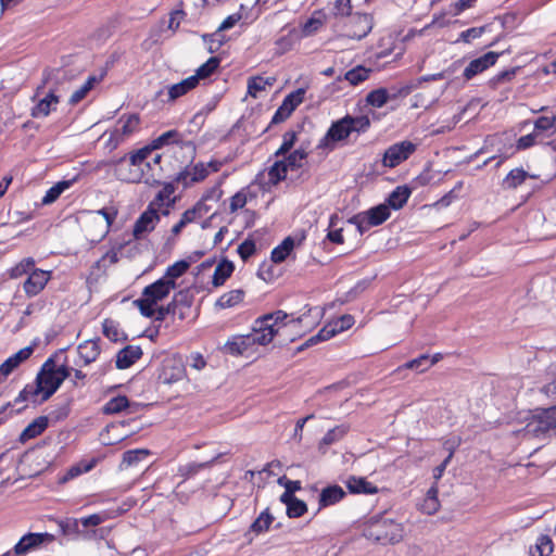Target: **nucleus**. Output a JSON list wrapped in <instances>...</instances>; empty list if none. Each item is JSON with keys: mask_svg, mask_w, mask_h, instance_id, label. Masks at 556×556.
I'll return each mask as SVG.
<instances>
[{"mask_svg": "<svg viewBox=\"0 0 556 556\" xmlns=\"http://www.w3.org/2000/svg\"><path fill=\"white\" fill-rule=\"evenodd\" d=\"M177 287L176 281L160 278L144 287L141 298L134 301L144 317L152 318L155 315V305L165 299Z\"/></svg>", "mask_w": 556, "mask_h": 556, "instance_id": "nucleus-1", "label": "nucleus"}, {"mask_svg": "<svg viewBox=\"0 0 556 556\" xmlns=\"http://www.w3.org/2000/svg\"><path fill=\"white\" fill-rule=\"evenodd\" d=\"M538 415L516 434L522 439L556 435V402L547 408L538 409Z\"/></svg>", "mask_w": 556, "mask_h": 556, "instance_id": "nucleus-2", "label": "nucleus"}, {"mask_svg": "<svg viewBox=\"0 0 556 556\" xmlns=\"http://www.w3.org/2000/svg\"><path fill=\"white\" fill-rule=\"evenodd\" d=\"M289 315L278 309L273 313L265 314L255 319L254 324L262 334L270 338V342L279 333L280 329L288 328L302 321V317L288 320Z\"/></svg>", "mask_w": 556, "mask_h": 556, "instance_id": "nucleus-3", "label": "nucleus"}, {"mask_svg": "<svg viewBox=\"0 0 556 556\" xmlns=\"http://www.w3.org/2000/svg\"><path fill=\"white\" fill-rule=\"evenodd\" d=\"M270 343V338L261 333L253 324L252 332L249 334H239L231 337L224 345L225 353L232 356L245 354L254 345H267Z\"/></svg>", "mask_w": 556, "mask_h": 556, "instance_id": "nucleus-4", "label": "nucleus"}, {"mask_svg": "<svg viewBox=\"0 0 556 556\" xmlns=\"http://www.w3.org/2000/svg\"><path fill=\"white\" fill-rule=\"evenodd\" d=\"M399 523L391 519H380L371 522L365 530V536L381 544H394L402 538Z\"/></svg>", "mask_w": 556, "mask_h": 556, "instance_id": "nucleus-5", "label": "nucleus"}, {"mask_svg": "<svg viewBox=\"0 0 556 556\" xmlns=\"http://www.w3.org/2000/svg\"><path fill=\"white\" fill-rule=\"evenodd\" d=\"M416 149L417 146L408 140L394 143L384 151L382 164L384 167L394 168L406 161Z\"/></svg>", "mask_w": 556, "mask_h": 556, "instance_id": "nucleus-6", "label": "nucleus"}, {"mask_svg": "<svg viewBox=\"0 0 556 556\" xmlns=\"http://www.w3.org/2000/svg\"><path fill=\"white\" fill-rule=\"evenodd\" d=\"M351 134L350 125L344 116L330 125L326 135L320 139L318 148L331 151L334 149L337 142L348 139Z\"/></svg>", "mask_w": 556, "mask_h": 556, "instance_id": "nucleus-7", "label": "nucleus"}, {"mask_svg": "<svg viewBox=\"0 0 556 556\" xmlns=\"http://www.w3.org/2000/svg\"><path fill=\"white\" fill-rule=\"evenodd\" d=\"M305 92L304 88H299L286 96L269 125H277L288 119L292 112L304 101Z\"/></svg>", "mask_w": 556, "mask_h": 556, "instance_id": "nucleus-8", "label": "nucleus"}, {"mask_svg": "<svg viewBox=\"0 0 556 556\" xmlns=\"http://www.w3.org/2000/svg\"><path fill=\"white\" fill-rule=\"evenodd\" d=\"M372 25L374 21L370 14L356 12L349 20L346 36L361 40L371 31Z\"/></svg>", "mask_w": 556, "mask_h": 556, "instance_id": "nucleus-9", "label": "nucleus"}, {"mask_svg": "<svg viewBox=\"0 0 556 556\" xmlns=\"http://www.w3.org/2000/svg\"><path fill=\"white\" fill-rule=\"evenodd\" d=\"M160 222V215L155 207V203L151 202L147 210L140 214L138 219L135 222L132 235L135 239L139 240L144 233L154 230L156 224Z\"/></svg>", "mask_w": 556, "mask_h": 556, "instance_id": "nucleus-10", "label": "nucleus"}, {"mask_svg": "<svg viewBox=\"0 0 556 556\" xmlns=\"http://www.w3.org/2000/svg\"><path fill=\"white\" fill-rule=\"evenodd\" d=\"M500 55V52L490 51L472 60L464 70L463 77L465 80H471L477 75L493 66L497 62Z\"/></svg>", "mask_w": 556, "mask_h": 556, "instance_id": "nucleus-11", "label": "nucleus"}, {"mask_svg": "<svg viewBox=\"0 0 556 556\" xmlns=\"http://www.w3.org/2000/svg\"><path fill=\"white\" fill-rule=\"evenodd\" d=\"M60 387L61 382L54 371H39L36 377L34 394L42 393V400L47 401Z\"/></svg>", "mask_w": 556, "mask_h": 556, "instance_id": "nucleus-12", "label": "nucleus"}, {"mask_svg": "<svg viewBox=\"0 0 556 556\" xmlns=\"http://www.w3.org/2000/svg\"><path fill=\"white\" fill-rule=\"evenodd\" d=\"M49 280L50 271L34 268L24 281L23 289L28 298H33L43 290Z\"/></svg>", "mask_w": 556, "mask_h": 556, "instance_id": "nucleus-13", "label": "nucleus"}, {"mask_svg": "<svg viewBox=\"0 0 556 556\" xmlns=\"http://www.w3.org/2000/svg\"><path fill=\"white\" fill-rule=\"evenodd\" d=\"M185 369L175 359H165L157 375V381L162 384H173L184 378Z\"/></svg>", "mask_w": 556, "mask_h": 556, "instance_id": "nucleus-14", "label": "nucleus"}, {"mask_svg": "<svg viewBox=\"0 0 556 556\" xmlns=\"http://www.w3.org/2000/svg\"><path fill=\"white\" fill-rule=\"evenodd\" d=\"M53 535L49 533H28L25 534L14 546L16 555H25L29 551L38 547L46 541H52Z\"/></svg>", "mask_w": 556, "mask_h": 556, "instance_id": "nucleus-15", "label": "nucleus"}, {"mask_svg": "<svg viewBox=\"0 0 556 556\" xmlns=\"http://www.w3.org/2000/svg\"><path fill=\"white\" fill-rule=\"evenodd\" d=\"M55 89L52 88L49 92L38 101V103L31 108L30 115L34 118L47 117L52 111L55 110L56 104L60 102V97L55 93Z\"/></svg>", "mask_w": 556, "mask_h": 556, "instance_id": "nucleus-16", "label": "nucleus"}, {"mask_svg": "<svg viewBox=\"0 0 556 556\" xmlns=\"http://www.w3.org/2000/svg\"><path fill=\"white\" fill-rule=\"evenodd\" d=\"M143 355L139 345H126L116 354L115 366L117 369H127L131 367Z\"/></svg>", "mask_w": 556, "mask_h": 556, "instance_id": "nucleus-17", "label": "nucleus"}, {"mask_svg": "<svg viewBox=\"0 0 556 556\" xmlns=\"http://www.w3.org/2000/svg\"><path fill=\"white\" fill-rule=\"evenodd\" d=\"M539 176L529 174L521 167L511 169L503 179L502 188L505 190H514L521 186L528 178L536 179Z\"/></svg>", "mask_w": 556, "mask_h": 556, "instance_id": "nucleus-18", "label": "nucleus"}, {"mask_svg": "<svg viewBox=\"0 0 556 556\" xmlns=\"http://www.w3.org/2000/svg\"><path fill=\"white\" fill-rule=\"evenodd\" d=\"M34 352V346L29 345L26 346L9 358H7L1 365H0V372L4 374L7 372L10 375L16 367L20 366L21 363L27 361Z\"/></svg>", "mask_w": 556, "mask_h": 556, "instance_id": "nucleus-19", "label": "nucleus"}, {"mask_svg": "<svg viewBox=\"0 0 556 556\" xmlns=\"http://www.w3.org/2000/svg\"><path fill=\"white\" fill-rule=\"evenodd\" d=\"M350 429L351 427L349 424H341L328 429L326 434L320 439L318 443L319 450L327 448L332 444L341 441L349 433Z\"/></svg>", "mask_w": 556, "mask_h": 556, "instance_id": "nucleus-20", "label": "nucleus"}, {"mask_svg": "<svg viewBox=\"0 0 556 556\" xmlns=\"http://www.w3.org/2000/svg\"><path fill=\"white\" fill-rule=\"evenodd\" d=\"M78 354L83 359L84 365H89L94 362L100 355V339L87 340L78 345Z\"/></svg>", "mask_w": 556, "mask_h": 556, "instance_id": "nucleus-21", "label": "nucleus"}, {"mask_svg": "<svg viewBox=\"0 0 556 556\" xmlns=\"http://www.w3.org/2000/svg\"><path fill=\"white\" fill-rule=\"evenodd\" d=\"M345 485L353 494H375L378 492L377 486L363 477L351 476L345 480Z\"/></svg>", "mask_w": 556, "mask_h": 556, "instance_id": "nucleus-22", "label": "nucleus"}, {"mask_svg": "<svg viewBox=\"0 0 556 556\" xmlns=\"http://www.w3.org/2000/svg\"><path fill=\"white\" fill-rule=\"evenodd\" d=\"M49 425V418L47 416H39L33 420L20 434V441L25 443L26 441L36 438L41 434Z\"/></svg>", "mask_w": 556, "mask_h": 556, "instance_id": "nucleus-23", "label": "nucleus"}, {"mask_svg": "<svg viewBox=\"0 0 556 556\" xmlns=\"http://www.w3.org/2000/svg\"><path fill=\"white\" fill-rule=\"evenodd\" d=\"M410 193H412V190L409 187L407 186H397L390 194L389 197L387 198V203H384L386 205L389 206V208H393V210H400L402 208L408 198L410 197Z\"/></svg>", "mask_w": 556, "mask_h": 556, "instance_id": "nucleus-24", "label": "nucleus"}, {"mask_svg": "<svg viewBox=\"0 0 556 556\" xmlns=\"http://www.w3.org/2000/svg\"><path fill=\"white\" fill-rule=\"evenodd\" d=\"M323 418H317L314 414L307 415L306 417L298 419L295 422L294 431H293V440L301 441L303 438V430L306 425H308L309 430H317L318 428H323L321 422Z\"/></svg>", "mask_w": 556, "mask_h": 556, "instance_id": "nucleus-25", "label": "nucleus"}, {"mask_svg": "<svg viewBox=\"0 0 556 556\" xmlns=\"http://www.w3.org/2000/svg\"><path fill=\"white\" fill-rule=\"evenodd\" d=\"M235 270V265L231 261L225 258L218 263L214 270V275L212 278V285L214 287L223 286L226 280L232 275Z\"/></svg>", "mask_w": 556, "mask_h": 556, "instance_id": "nucleus-26", "label": "nucleus"}, {"mask_svg": "<svg viewBox=\"0 0 556 556\" xmlns=\"http://www.w3.org/2000/svg\"><path fill=\"white\" fill-rule=\"evenodd\" d=\"M345 495L343 489L339 485H330L321 490L319 495V506L327 507L340 502Z\"/></svg>", "mask_w": 556, "mask_h": 556, "instance_id": "nucleus-27", "label": "nucleus"}, {"mask_svg": "<svg viewBox=\"0 0 556 556\" xmlns=\"http://www.w3.org/2000/svg\"><path fill=\"white\" fill-rule=\"evenodd\" d=\"M98 460H99L98 458L92 457L90 459H83L79 463L71 466L67 469L66 473L60 479L61 482H66L71 479H74V478L80 476L84 472L90 471L96 466Z\"/></svg>", "mask_w": 556, "mask_h": 556, "instance_id": "nucleus-28", "label": "nucleus"}, {"mask_svg": "<svg viewBox=\"0 0 556 556\" xmlns=\"http://www.w3.org/2000/svg\"><path fill=\"white\" fill-rule=\"evenodd\" d=\"M244 295L245 292L242 289L231 290L219 296L215 306L219 309L233 307L243 301Z\"/></svg>", "mask_w": 556, "mask_h": 556, "instance_id": "nucleus-29", "label": "nucleus"}, {"mask_svg": "<svg viewBox=\"0 0 556 556\" xmlns=\"http://www.w3.org/2000/svg\"><path fill=\"white\" fill-rule=\"evenodd\" d=\"M294 248V239L292 237H287L282 240V242L273 249L270 253V260L275 264L282 263L289 256Z\"/></svg>", "mask_w": 556, "mask_h": 556, "instance_id": "nucleus-30", "label": "nucleus"}, {"mask_svg": "<svg viewBox=\"0 0 556 556\" xmlns=\"http://www.w3.org/2000/svg\"><path fill=\"white\" fill-rule=\"evenodd\" d=\"M364 213L369 225H372L374 227L383 224L390 217L389 206L384 203L374 206Z\"/></svg>", "mask_w": 556, "mask_h": 556, "instance_id": "nucleus-31", "label": "nucleus"}, {"mask_svg": "<svg viewBox=\"0 0 556 556\" xmlns=\"http://www.w3.org/2000/svg\"><path fill=\"white\" fill-rule=\"evenodd\" d=\"M198 85L195 78L190 76L181 80L180 83L170 86L168 89V98L172 101L176 100L186 94L187 92H189L190 90H192L193 88H195Z\"/></svg>", "mask_w": 556, "mask_h": 556, "instance_id": "nucleus-32", "label": "nucleus"}, {"mask_svg": "<svg viewBox=\"0 0 556 556\" xmlns=\"http://www.w3.org/2000/svg\"><path fill=\"white\" fill-rule=\"evenodd\" d=\"M102 331L112 342L126 341L128 339L126 333L119 331L118 323L111 318L104 319L102 323Z\"/></svg>", "mask_w": 556, "mask_h": 556, "instance_id": "nucleus-33", "label": "nucleus"}, {"mask_svg": "<svg viewBox=\"0 0 556 556\" xmlns=\"http://www.w3.org/2000/svg\"><path fill=\"white\" fill-rule=\"evenodd\" d=\"M267 174H268V182L267 184L269 186H277L279 182H281L288 178V170L286 168V164L281 160L276 161L268 168Z\"/></svg>", "mask_w": 556, "mask_h": 556, "instance_id": "nucleus-34", "label": "nucleus"}, {"mask_svg": "<svg viewBox=\"0 0 556 556\" xmlns=\"http://www.w3.org/2000/svg\"><path fill=\"white\" fill-rule=\"evenodd\" d=\"M371 72V68L357 65L354 68L345 72L343 78L348 80L352 86H357L361 83L367 80Z\"/></svg>", "mask_w": 556, "mask_h": 556, "instance_id": "nucleus-35", "label": "nucleus"}, {"mask_svg": "<svg viewBox=\"0 0 556 556\" xmlns=\"http://www.w3.org/2000/svg\"><path fill=\"white\" fill-rule=\"evenodd\" d=\"M307 157L304 149L300 148L291 152L285 160L287 170L293 173L303 168V161Z\"/></svg>", "mask_w": 556, "mask_h": 556, "instance_id": "nucleus-36", "label": "nucleus"}, {"mask_svg": "<svg viewBox=\"0 0 556 556\" xmlns=\"http://www.w3.org/2000/svg\"><path fill=\"white\" fill-rule=\"evenodd\" d=\"M152 149L159 150L170 143H182L181 135L176 129H170L151 141Z\"/></svg>", "mask_w": 556, "mask_h": 556, "instance_id": "nucleus-37", "label": "nucleus"}, {"mask_svg": "<svg viewBox=\"0 0 556 556\" xmlns=\"http://www.w3.org/2000/svg\"><path fill=\"white\" fill-rule=\"evenodd\" d=\"M280 502L287 506V515L289 518H299L307 511L305 502L298 497L285 498V501Z\"/></svg>", "mask_w": 556, "mask_h": 556, "instance_id": "nucleus-38", "label": "nucleus"}, {"mask_svg": "<svg viewBox=\"0 0 556 556\" xmlns=\"http://www.w3.org/2000/svg\"><path fill=\"white\" fill-rule=\"evenodd\" d=\"M220 60L217 56H211L205 63H203L191 77H194L197 85L200 79L210 77L219 66Z\"/></svg>", "mask_w": 556, "mask_h": 556, "instance_id": "nucleus-39", "label": "nucleus"}, {"mask_svg": "<svg viewBox=\"0 0 556 556\" xmlns=\"http://www.w3.org/2000/svg\"><path fill=\"white\" fill-rule=\"evenodd\" d=\"M274 517L269 513L268 509H265L260 514V516L252 522L250 527V532L255 534H261L269 529V526L273 523Z\"/></svg>", "mask_w": 556, "mask_h": 556, "instance_id": "nucleus-40", "label": "nucleus"}, {"mask_svg": "<svg viewBox=\"0 0 556 556\" xmlns=\"http://www.w3.org/2000/svg\"><path fill=\"white\" fill-rule=\"evenodd\" d=\"M129 406V401L125 395H117L105 403L103 413L106 415L117 414Z\"/></svg>", "mask_w": 556, "mask_h": 556, "instance_id": "nucleus-41", "label": "nucleus"}, {"mask_svg": "<svg viewBox=\"0 0 556 556\" xmlns=\"http://www.w3.org/2000/svg\"><path fill=\"white\" fill-rule=\"evenodd\" d=\"M554 543L551 536L540 535L536 540L534 551L531 549L533 556H549L553 553Z\"/></svg>", "mask_w": 556, "mask_h": 556, "instance_id": "nucleus-42", "label": "nucleus"}, {"mask_svg": "<svg viewBox=\"0 0 556 556\" xmlns=\"http://www.w3.org/2000/svg\"><path fill=\"white\" fill-rule=\"evenodd\" d=\"M345 118L348 119V124L350 125L352 134H364L370 127V119L366 115L352 116L348 114L345 115Z\"/></svg>", "mask_w": 556, "mask_h": 556, "instance_id": "nucleus-43", "label": "nucleus"}, {"mask_svg": "<svg viewBox=\"0 0 556 556\" xmlns=\"http://www.w3.org/2000/svg\"><path fill=\"white\" fill-rule=\"evenodd\" d=\"M189 267L190 262L187 260H180L168 266L165 275L162 278L175 281L177 278L181 277L189 269Z\"/></svg>", "mask_w": 556, "mask_h": 556, "instance_id": "nucleus-44", "label": "nucleus"}, {"mask_svg": "<svg viewBox=\"0 0 556 556\" xmlns=\"http://www.w3.org/2000/svg\"><path fill=\"white\" fill-rule=\"evenodd\" d=\"M72 186L71 180H62L52 186L42 198L43 204L53 203L66 189Z\"/></svg>", "mask_w": 556, "mask_h": 556, "instance_id": "nucleus-45", "label": "nucleus"}, {"mask_svg": "<svg viewBox=\"0 0 556 556\" xmlns=\"http://www.w3.org/2000/svg\"><path fill=\"white\" fill-rule=\"evenodd\" d=\"M518 71L519 67L516 66L497 73L489 80V87L492 89H497L500 85L511 81Z\"/></svg>", "mask_w": 556, "mask_h": 556, "instance_id": "nucleus-46", "label": "nucleus"}, {"mask_svg": "<svg viewBox=\"0 0 556 556\" xmlns=\"http://www.w3.org/2000/svg\"><path fill=\"white\" fill-rule=\"evenodd\" d=\"M35 268V261L33 257L23 258L18 264L9 270V276L12 279L22 277L29 274Z\"/></svg>", "mask_w": 556, "mask_h": 556, "instance_id": "nucleus-47", "label": "nucleus"}, {"mask_svg": "<svg viewBox=\"0 0 556 556\" xmlns=\"http://www.w3.org/2000/svg\"><path fill=\"white\" fill-rule=\"evenodd\" d=\"M273 80H269L268 78L265 79L261 76L250 77L248 80V94L252 98H257L258 92L264 91L266 85L271 86Z\"/></svg>", "mask_w": 556, "mask_h": 556, "instance_id": "nucleus-48", "label": "nucleus"}, {"mask_svg": "<svg viewBox=\"0 0 556 556\" xmlns=\"http://www.w3.org/2000/svg\"><path fill=\"white\" fill-rule=\"evenodd\" d=\"M556 130V116H540L534 122V132H536L538 136H541L542 134L546 131H551V134H554Z\"/></svg>", "mask_w": 556, "mask_h": 556, "instance_id": "nucleus-49", "label": "nucleus"}, {"mask_svg": "<svg viewBox=\"0 0 556 556\" xmlns=\"http://www.w3.org/2000/svg\"><path fill=\"white\" fill-rule=\"evenodd\" d=\"M389 100V92L386 88H378L370 91L366 101L368 104L375 108H382Z\"/></svg>", "mask_w": 556, "mask_h": 556, "instance_id": "nucleus-50", "label": "nucleus"}, {"mask_svg": "<svg viewBox=\"0 0 556 556\" xmlns=\"http://www.w3.org/2000/svg\"><path fill=\"white\" fill-rule=\"evenodd\" d=\"M202 39L208 43V52L214 53L226 42V36L222 34V30H216L213 34H204Z\"/></svg>", "mask_w": 556, "mask_h": 556, "instance_id": "nucleus-51", "label": "nucleus"}, {"mask_svg": "<svg viewBox=\"0 0 556 556\" xmlns=\"http://www.w3.org/2000/svg\"><path fill=\"white\" fill-rule=\"evenodd\" d=\"M477 0H457L452 2L444 11L443 15L458 16L465 10L475 5Z\"/></svg>", "mask_w": 556, "mask_h": 556, "instance_id": "nucleus-52", "label": "nucleus"}, {"mask_svg": "<svg viewBox=\"0 0 556 556\" xmlns=\"http://www.w3.org/2000/svg\"><path fill=\"white\" fill-rule=\"evenodd\" d=\"M126 159H127V155H124V156L112 162V164L114 166V176L121 181L134 182L136 180L131 177L130 172L128 173L124 168Z\"/></svg>", "mask_w": 556, "mask_h": 556, "instance_id": "nucleus-53", "label": "nucleus"}, {"mask_svg": "<svg viewBox=\"0 0 556 556\" xmlns=\"http://www.w3.org/2000/svg\"><path fill=\"white\" fill-rule=\"evenodd\" d=\"M172 301L176 308L179 306L190 308L193 303V294L191 293L190 289H182L174 294Z\"/></svg>", "mask_w": 556, "mask_h": 556, "instance_id": "nucleus-54", "label": "nucleus"}, {"mask_svg": "<svg viewBox=\"0 0 556 556\" xmlns=\"http://www.w3.org/2000/svg\"><path fill=\"white\" fill-rule=\"evenodd\" d=\"M296 141V132L293 130L287 131L283 135V141L280 148L275 152L276 156L286 155L294 146Z\"/></svg>", "mask_w": 556, "mask_h": 556, "instance_id": "nucleus-55", "label": "nucleus"}, {"mask_svg": "<svg viewBox=\"0 0 556 556\" xmlns=\"http://www.w3.org/2000/svg\"><path fill=\"white\" fill-rule=\"evenodd\" d=\"M333 15L336 17H351L353 15L351 0H336Z\"/></svg>", "mask_w": 556, "mask_h": 556, "instance_id": "nucleus-56", "label": "nucleus"}, {"mask_svg": "<svg viewBox=\"0 0 556 556\" xmlns=\"http://www.w3.org/2000/svg\"><path fill=\"white\" fill-rule=\"evenodd\" d=\"M462 188H463V182L458 181L456 184V186L451 191H448L446 194H444L441 199H439L434 203V206L440 207V208L447 207L453 201H455L458 198V194L456 192L459 191Z\"/></svg>", "mask_w": 556, "mask_h": 556, "instance_id": "nucleus-57", "label": "nucleus"}, {"mask_svg": "<svg viewBox=\"0 0 556 556\" xmlns=\"http://www.w3.org/2000/svg\"><path fill=\"white\" fill-rule=\"evenodd\" d=\"M429 357L430 356L428 354H422V355L418 356L417 358L406 362L403 365V368L416 369V370H419L422 372L429 368V364H427L429 362Z\"/></svg>", "mask_w": 556, "mask_h": 556, "instance_id": "nucleus-58", "label": "nucleus"}, {"mask_svg": "<svg viewBox=\"0 0 556 556\" xmlns=\"http://www.w3.org/2000/svg\"><path fill=\"white\" fill-rule=\"evenodd\" d=\"M485 29L486 26L468 28L459 34L458 41L469 43L472 39L481 37Z\"/></svg>", "mask_w": 556, "mask_h": 556, "instance_id": "nucleus-59", "label": "nucleus"}, {"mask_svg": "<svg viewBox=\"0 0 556 556\" xmlns=\"http://www.w3.org/2000/svg\"><path fill=\"white\" fill-rule=\"evenodd\" d=\"M256 251V245L253 240L247 239L238 247V254L243 261L251 257Z\"/></svg>", "mask_w": 556, "mask_h": 556, "instance_id": "nucleus-60", "label": "nucleus"}, {"mask_svg": "<svg viewBox=\"0 0 556 556\" xmlns=\"http://www.w3.org/2000/svg\"><path fill=\"white\" fill-rule=\"evenodd\" d=\"M248 202V194L244 189L238 191L230 198V212L233 213L242 208Z\"/></svg>", "mask_w": 556, "mask_h": 556, "instance_id": "nucleus-61", "label": "nucleus"}, {"mask_svg": "<svg viewBox=\"0 0 556 556\" xmlns=\"http://www.w3.org/2000/svg\"><path fill=\"white\" fill-rule=\"evenodd\" d=\"M192 177L190 178V182H199L204 180L208 174L210 170L203 163H198L190 169Z\"/></svg>", "mask_w": 556, "mask_h": 556, "instance_id": "nucleus-62", "label": "nucleus"}, {"mask_svg": "<svg viewBox=\"0 0 556 556\" xmlns=\"http://www.w3.org/2000/svg\"><path fill=\"white\" fill-rule=\"evenodd\" d=\"M538 138L539 136L534 131L520 137L516 143L517 150H526L533 147L538 142Z\"/></svg>", "mask_w": 556, "mask_h": 556, "instance_id": "nucleus-63", "label": "nucleus"}, {"mask_svg": "<svg viewBox=\"0 0 556 556\" xmlns=\"http://www.w3.org/2000/svg\"><path fill=\"white\" fill-rule=\"evenodd\" d=\"M337 333H340L342 331H345L350 329L354 325V317L352 315H342L337 320L332 321Z\"/></svg>", "mask_w": 556, "mask_h": 556, "instance_id": "nucleus-64", "label": "nucleus"}]
</instances>
